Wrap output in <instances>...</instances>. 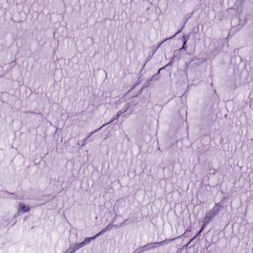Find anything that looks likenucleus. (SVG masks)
<instances>
[{
    "instance_id": "6ab92c4d",
    "label": "nucleus",
    "mask_w": 253,
    "mask_h": 253,
    "mask_svg": "<svg viewBox=\"0 0 253 253\" xmlns=\"http://www.w3.org/2000/svg\"><path fill=\"white\" fill-rule=\"evenodd\" d=\"M190 230H187L185 231V232L184 233V234H183V236L184 237H186L187 236H188L189 235V233L190 232Z\"/></svg>"
},
{
    "instance_id": "c756f323",
    "label": "nucleus",
    "mask_w": 253,
    "mask_h": 253,
    "mask_svg": "<svg viewBox=\"0 0 253 253\" xmlns=\"http://www.w3.org/2000/svg\"><path fill=\"white\" fill-rule=\"evenodd\" d=\"M118 215V214L116 215L114 218L112 220V223L113 224V223L115 221V218L116 217H117V216Z\"/></svg>"
},
{
    "instance_id": "412c9836",
    "label": "nucleus",
    "mask_w": 253,
    "mask_h": 253,
    "mask_svg": "<svg viewBox=\"0 0 253 253\" xmlns=\"http://www.w3.org/2000/svg\"><path fill=\"white\" fill-rule=\"evenodd\" d=\"M193 14H194V12H192V13H191L189 14L188 15H187L186 16V17H187V19H190V18L193 16Z\"/></svg>"
},
{
    "instance_id": "aec40b11",
    "label": "nucleus",
    "mask_w": 253,
    "mask_h": 253,
    "mask_svg": "<svg viewBox=\"0 0 253 253\" xmlns=\"http://www.w3.org/2000/svg\"><path fill=\"white\" fill-rule=\"evenodd\" d=\"M185 50H184V49H182V47H181L180 48L177 49V50H174V53H176L177 52H184Z\"/></svg>"
},
{
    "instance_id": "2eb2a0df",
    "label": "nucleus",
    "mask_w": 253,
    "mask_h": 253,
    "mask_svg": "<svg viewBox=\"0 0 253 253\" xmlns=\"http://www.w3.org/2000/svg\"><path fill=\"white\" fill-rule=\"evenodd\" d=\"M105 232L104 229H102L101 231H100L99 233L93 236V237L95 239L97 237H98L99 236L103 235L104 233H105Z\"/></svg>"
},
{
    "instance_id": "7c9ffc66",
    "label": "nucleus",
    "mask_w": 253,
    "mask_h": 253,
    "mask_svg": "<svg viewBox=\"0 0 253 253\" xmlns=\"http://www.w3.org/2000/svg\"><path fill=\"white\" fill-rule=\"evenodd\" d=\"M210 245H211L210 244H209V245H207V244L206 243L205 248H206L208 250V249L209 247V246H210Z\"/></svg>"
},
{
    "instance_id": "393cba45",
    "label": "nucleus",
    "mask_w": 253,
    "mask_h": 253,
    "mask_svg": "<svg viewBox=\"0 0 253 253\" xmlns=\"http://www.w3.org/2000/svg\"><path fill=\"white\" fill-rule=\"evenodd\" d=\"M62 253H73L69 249L65 252H63Z\"/></svg>"
},
{
    "instance_id": "72a5a7b5",
    "label": "nucleus",
    "mask_w": 253,
    "mask_h": 253,
    "mask_svg": "<svg viewBox=\"0 0 253 253\" xmlns=\"http://www.w3.org/2000/svg\"><path fill=\"white\" fill-rule=\"evenodd\" d=\"M205 240H206L207 243H208V240L207 239H205Z\"/></svg>"
},
{
    "instance_id": "a878e982",
    "label": "nucleus",
    "mask_w": 253,
    "mask_h": 253,
    "mask_svg": "<svg viewBox=\"0 0 253 253\" xmlns=\"http://www.w3.org/2000/svg\"><path fill=\"white\" fill-rule=\"evenodd\" d=\"M122 114L123 112L121 111H119L116 115H118V117H119Z\"/></svg>"
},
{
    "instance_id": "423d86ee",
    "label": "nucleus",
    "mask_w": 253,
    "mask_h": 253,
    "mask_svg": "<svg viewBox=\"0 0 253 253\" xmlns=\"http://www.w3.org/2000/svg\"><path fill=\"white\" fill-rule=\"evenodd\" d=\"M94 240H95V239L93 237V236L86 238L83 242H81L82 244V245H83V246L84 247L86 245L89 244L91 242V241Z\"/></svg>"
},
{
    "instance_id": "9d476101",
    "label": "nucleus",
    "mask_w": 253,
    "mask_h": 253,
    "mask_svg": "<svg viewBox=\"0 0 253 253\" xmlns=\"http://www.w3.org/2000/svg\"><path fill=\"white\" fill-rule=\"evenodd\" d=\"M3 193L6 195H12L13 196H11V197L9 198L10 199L12 200H16L17 199V196H15L14 193H10L8 192L7 191H3Z\"/></svg>"
},
{
    "instance_id": "bb28decb",
    "label": "nucleus",
    "mask_w": 253,
    "mask_h": 253,
    "mask_svg": "<svg viewBox=\"0 0 253 253\" xmlns=\"http://www.w3.org/2000/svg\"><path fill=\"white\" fill-rule=\"evenodd\" d=\"M188 20V19H187V18L185 19V20L184 21V24L183 26H184V27H185V25L186 24V23L187 22V21Z\"/></svg>"
},
{
    "instance_id": "a211bd4d",
    "label": "nucleus",
    "mask_w": 253,
    "mask_h": 253,
    "mask_svg": "<svg viewBox=\"0 0 253 253\" xmlns=\"http://www.w3.org/2000/svg\"><path fill=\"white\" fill-rule=\"evenodd\" d=\"M129 220V218H127V219H126L124 221V222H122V223H120V224H119V227H123V226H124L125 225V223H126V221H128Z\"/></svg>"
},
{
    "instance_id": "4468645a",
    "label": "nucleus",
    "mask_w": 253,
    "mask_h": 253,
    "mask_svg": "<svg viewBox=\"0 0 253 253\" xmlns=\"http://www.w3.org/2000/svg\"><path fill=\"white\" fill-rule=\"evenodd\" d=\"M172 57H174V59L176 58L177 60H179L181 58V53L177 52L176 53H174L173 52V56Z\"/></svg>"
},
{
    "instance_id": "ddd939ff",
    "label": "nucleus",
    "mask_w": 253,
    "mask_h": 253,
    "mask_svg": "<svg viewBox=\"0 0 253 253\" xmlns=\"http://www.w3.org/2000/svg\"><path fill=\"white\" fill-rule=\"evenodd\" d=\"M113 226H114V225L112 223L109 224L108 226H107L103 229L104 230L105 232H106L107 231H110L112 229V227H113Z\"/></svg>"
},
{
    "instance_id": "1a4fd4ad",
    "label": "nucleus",
    "mask_w": 253,
    "mask_h": 253,
    "mask_svg": "<svg viewBox=\"0 0 253 253\" xmlns=\"http://www.w3.org/2000/svg\"><path fill=\"white\" fill-rule=\"evenodd\" d=\"M159 77H157L155 74L153 75L149 80H147L146 82V85L148 86L149 85L150 83L152 81L157 80L159 79Z\"/></svg>"
},
{
    "instance_id": "9b49d317",
    "label": "nucleus",
    "mask_w": 253,
    "mask_h": 253,
    "mask_svg": "<svg viewBox=\"0 0 253 253\" xmlns=\"http://www.w3.org/2000/svg\"><path fill=\"white\" fill-rule=\"evenodd\" d=\"M148 244L143 247H141V250H140L138 251V253H143V252H144L145 251H149V249H148Z\"/></svg>"
},
{
    "instance_id": "39448f33",
    "label": "nucleus",
    "mask_w": 253,
    "mask_h": 253,
    "mask_svg": "<svg viewBox=\"0 0 253 253\" xmlns=\"http://www.w3.org/2000/svg\"><path fill=\"white\" fill-rule=\"evenodd\" d=\"M18 208L19 211H21L24 212L29 211L30 210V207L26 206L22 203H20L19 204Z\"/></svg>"
},
{
    "instance_id": "dca6fc26",
    "label": "nucleus",
    "mask_w": 253,
    "mask_h": 253,
    "mask_svg": "<svg viewBox=\"0 0 253 253\" xmlns=\"http://www.w3.org/2000/svg\"><path fill=\"white\" fill-rule=\"evenodd\" d=\"M119 118L118 117V115H115L114 116V117L111 119V120L110 121H109V122H108L107 124H105V126L107 124H109L112 122H113L114 121H115L116 120L118 119Z\"/></svg>"
},
{
    "instance_id": "473e14b6",
    "label": "nucleus",
    "mask_w": 253,
    "mask_h": 253,
    "mask_svg": "<svg viewBox=\"0 0 253 253\" xmlns=\"http://www.w3.org/2000/svg\"><path fill=\"white\" fill-rule=\"evenodd\" d=\"M114 227H117V228H120V227H119V224H116V225H114Z\"/></svg>"
},
{
    "instance_id": "f03ea898",
    "label": "nucleus",
    "mask_w": 253,
    "mask_h": 253,
    "mask_svg": "<svg viewBox=\"0 0 253 253\" xmlns=\"http://www.w3.org/2000/svg\"><path fill=\"white\" fill-rule=\"evenodd\" d=\"M174 239H175V238L169 240V241H172ZM169 241V240H165L161 242H151L150 243H148V247H149L148 249H149V250H152L153 249L157 248L159 247L162 246L164 245H167L168 244Z\"/></svg>"
},
{
    "instance_id": "0eeeda50",
    "label": "nucleus",
    "mask_w": 253,
    "mask_h": 253,
    "mask_svg": "<svg viewBox=\"0 0 253 253\" xmlns=\"http://www.w3.org/2000/svg\"><path fill=\"white\" fill-rule=\"evenodd\" d=\"M104 126H105V125H103L102 126H101L100 127H99V128L93 131L89 135L87 136L84 139V142L83 143V145H84L85 144V141H87L89 138V137H90L91 135H92L93 134L95 133V132H96L97 131H98L99 130L101 129L103 127H104Z\"/></svg>"
},
{
    "instance_id": "4be33fe9",
    "label": "nucleus",
    "mask_w": 253,
    "mask_h": 253,
    "mask_svg": "<svg viewBox=\"0 0 253 253\" xmlns=\"http://www.w3.org/2000/svg\"><path fill=\"white\" fill-rule=\"evenodd\" d=\"M167 40H168V39L165 40H164L157 47L156 49V51L159 48V47L162 45V44L163 43H164L166 41H167Z\"/></svg>"
},
{
    "instance_id": "2f4dec72",
    "label": "nucleus",
    "mask_w": 253,
    "mask_h": 253,
    "mask_svg": "<svg viewBox=\"0 0 253 253\" xmlns=\"http://www.w3.org/2000/svg\"><path fill=\"white\" fill-rule=\"evenodd\" d=\"M138 249H136L134 252L133 253H139L138 252Z\"/></svg>"
},
{
    "instance_id": "cd10ccee",
    "label": "nucleus",
    "mask_w": 253,
    "mask_h": 253,
    "mask_svg": "<svg viewBox=\"0 0 253 253\" xmlns=\"http://www.w3.org/2000/svg\"><path fill=\"white\" fill-rule=\"evenodd\" d=\"M188 20V19H187V18L185 19V20L184 21V24L183 26H184V27H185V25L186 24V23L187 22V21Z\"/></svg>"
},
{
    "instance_id": "20e7f679",
    "label": "nucleus",
    "mask_w": 253,
    "mask_h": 253,
    "mask_svg": "<svg viewBox=\"0 0 253 253\" xmlns=\"http://www.w3.org/2000/svg\"><path fill=\"white\" fill-rule=\"evenodd\" d=\"M82 243H79L76 244H71L69 249L73 253H74L76 251L79 250V249L83 247V245H82Z\"/></svg>"
},
{
    "instance_id": "f8f14e48",
    "label": "nucleus",
    "mask_w": 253,
    "mask_h": 253,
    "mask_svg": "<svg viewBox=\"0 0 253 253\" xmlns=\"http://www.w3.org/2000/svg\"><path fill=\"white\" fill-rule=\"evenodd\" d=\"M190 38V36L189 35H183L181 40L183 41V42H187L189 40Z\"/></svg>"
},
{
    "instance_id": "c85d7f7f",
    "label": "nucleus",
    "mask_w": 253,
    "mask_h": 253,
    "mask_svg": "<svg viewBox=\"0 0 253 253\" xmlns=\"http://www.w3.org/2000/svg\"><path fill=\"white\" fill-rule=\"evenodd\" d=\"M145 65H146V64H145L143 65V67L142 69L140 70V74H142V76L143 75V73H142L143 69V68L145 67Z\"/></svg>"
},
{
    "instance_id": "f3484780",
    "label": "nucleus",
    "mask_w": 253,
    "mask_h": 253,
    "mask_svg": "<svg viewBox=\"0 0 253 253\" xmlns=\"http://www.w3.org/2000/svg\"><path fill=\"white\" fill-rule=\"evenodd\" d=\"M184 28V26H182V27L180 29H179V30H178L177 32L173 36L169 38H168V39H171L173 38V37H174L176 35L180 33Z\"/></svg>"
},
{
    "instance_id": "5701e85b",
    "label": "nucleus",
    "mask_w": 253,
    "mask_h": 253,
    "mask_svg": "<svg viewBox=\"0 0 253 253\" xmlns=\"http://www.w3.org/2000/svg\"><path fill=\"white\" fill-rule=\"evenodd\" d=\"M163 69H163V67H162V68H160V69H159V70H158V72L157 73V74H156L155 75H156L157 77H159V76H158V75H159V74L160 73V72H161L162 70H163Z\"/></svg>"
},
{
    "instance_id": "b1692460",
    "label": "nucleus",
    "mask_w": 253,
    "mask_h": 253,
    "mask_svg": "<svg viewBox=\"0 0 253 253\" xmlns=\"http://www.w3.org/2000/svg\"><path fill=\"white\" fill-rule=\"evenodd\" d=\"M186 42H183V44L182 46V49H184L185 50L186 49L187 46H186Z\"/></svg>"
},
{
    "instance_id": "6e6552de",
    "label": "nucleus",
    "mask_w": 253,
    "mask_h": 253,
    "mask_svg": "<svg viewBox=\"0 0 253 253\" xmlns=\"http://www.w3.org/2000/svg\"><path fill=\"white\" fill-rule=\"evenodd\" d=\"M174 61V57H172L169 63L166 64L164 67H163V69H168V70H169L171 68V67L173 64Z\"/></svg>"
},
{
    "instance_id": "7ed1b4c3",
    "label": "nucleus",
    "mask_w": 253,
    "mask_h": 253,
    "mask_svg": "<svg viewBox=\"0 0 253 253\" xmlns=\"http://www.w3.org/2000/svg\"><path fill=\"white\" fill-rule=\"evenodd\" d=\"M221 207V205H219V204L215 203V206L210 210L208 213H209L211 217L214 218L216 215L218 214L220 211V208Z\"/></svg>"
},
{
    "instance_id": "f257e3e1",
    "label": "nucleus",
    "mask_w": 253,
    "mask_h": 253,
    "mask_svg": "<svg viewBox=\"0 0 253 253\" xmlns=\"http://www.w3.org/2000/svg\"><path fill=\"white\" fill-rule=\"evenodd\" d=\"M213 217H211V216L209 214L207 213L205 215V216L204 217V220H203V225H202V228L200 229L199 232L196 234V235L191 239V240H194L195 238H196L198 235H200V234L202 233L203 230L204 229L205 227L208 225L211 220L213 219Z\"/></svg>"
}]
</instances>
